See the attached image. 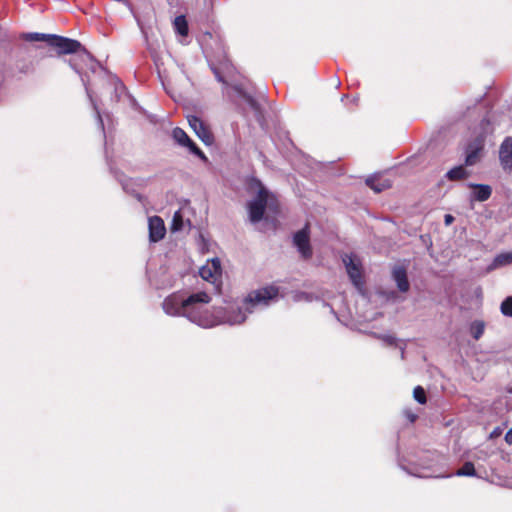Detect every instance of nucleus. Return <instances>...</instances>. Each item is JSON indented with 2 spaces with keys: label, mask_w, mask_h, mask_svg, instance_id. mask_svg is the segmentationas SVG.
Segmentation results:
<instances>
[{
  "label": "nucleus",
  "mask_w": 512,
  "mask_h": 512,
  "mask_svg": "<svg viewBox=\"0 0 512 512\" xmlns=\"http://www.w3.org/2000/svg\"><path fill=\"white\" fill-rule=\"evenodd\" d=\"M233 89L237 96L241 98L254 111L256 117L258 118L261 115V106L253 97V95L245 91L242 85L239 84L234 85Z\"/></svg>",
  "instance_id": "nucleus-11"
},
{
  "label": "nucleus",
  "mask_w": 512,
  "mask_h": 512,
  "mask_svg": "<svg viewBox=\"0 0 512 512\" xmlns=\"http://www.w3.org/2000/svg\"><path fill=\"white\" fill-rule=\"evenodd\" d=\"M485 330V323L480 320H475L470 325V333L475 340L481 338Z\"/></svg>",
  "instance_id": "nucleus-20"
},
{
  "label": "nucleus",
  "mask_w": 512,
  "mask_h": 512,
  "mask_svg": "<svg viewBox=\"0 0 512 512\" xmlns=\"http://www.w3.org/2000/svg\"><path fill=\"white\" fill-rule=\"evenodd\" d=\"M377 338L381 339L383 342H385L389 346H397V338L392 335H377Z\"/></svg>",
  "instance_id": "nucleus-28"
},
{
  "label": "nucleus",
  "mask_w": 512,
  "mask_h": 512,
  "mask_svg": "<svg viewBox=\"0 0 512 512\" xmlns=\"http://www.w3.org/2000/svg\"><path fill=\"white\" fill-rule=\"evenodd\" d=\"M500 311L504 316L512 317V296H508L502 301Z\"/></svg>",
  "instance_id": "nucleus-25"
},
{
  "label": "nucleus",
  "mask_w": 512,
  "mask_h": 512,
  "mask_svg": "<svg viewBox=\"0 0 512 512\" xmlns=\"http://www.w3.org/2000/svg\"><path fill=\"white\" fill-rule=\"evenodd\" d=\"M20 72L21 73H27L28 72V66L21 68Z\"/></svg>",
  "instance_id": "nucleus-38"
},
{
  "label": "nucleus",
  "mask_w": 512,
  "mask_h": 512,
  "mask_svg": "<svg viewBox=\"0 0 512 512\" xmlns=\"http://www.w3.org/2000/svg\"><path fill=\"white\" fill-rule=\"evenodd\" d=\"M467 176L468 172L463 165L455 166L445 174V177L450 181L461 180Z\"/></svg>",
  "instance_id": "nucleus-16"
},
{
  "label": "nucleus",
  "mask_w": 512,
  "mask_h": 512,
  "mask_svg": "<svg viewBox=\"0 0 512 512\" xmlns=\"http://www.w3.org/2000/svg\"><path fill=\"white\" fill-rule=\"evenodd\" d=\"M278 296L279 287L266 286L249 292L241 304L232 303L209 312L204 308L211 300L206 292H175L164 299L162 307L169 316L185 317L202 328H212L222 324H242L248 314L267 308L277 301Z\"/></svg>",
  "instance_id": "nucleus-1"
},
{
  "label": "nucleus",
  "mask_w": 512,
  "mask_h": 512,
  "mask_svg": "<svg viewBox=\"0 0 512 512\" xmlns=\"http://www.w3.org/2000/svg\"><path fill=\"white\" fill-rule=\"evenodd\" d=\"M407 418L411 421V422H414L416 420V415L413 414V413H408L407 414Z\"/></svg>",
  "instance_id": "nucleus-35"
},
{
  "label": "nucleus",
  "mask_w": 512,
  "mask_h": 512,
  "mask_svg": "<svg viewBox=\"0 0 512 512\" xmlns=\"http://www.w3.org/2000/svg\"><path fill=\"white\" fill-rule=\"evenodd\" d=\"M512 265V251L502 252L494 257L492 262L487 266L486 272H491L498 268Z\"/></svg>",
  "instance_id": "nucleus-14"
},
{
  "label": "nucleus",
  "mask_w": 512,
  "mask_h": 512,
  "mask_svg": "<svg viewBox=\"0 0 512 512\" xmlns=\"http://www.w3.org/2000/svg\"><path fill=\"white\" fill-rule=\"evenodd\" d=\"M413 397L419 404L426 403V393L421 386H416L413 390Z\"/></svg>",
  "instance_id": "nucleus-26"
},
{
  "label": "nucleus",
  "mask_w": 512,
  "mask_h": 512,
  "mask_svg": "<svg viewBox=\"0 0 512 512\" xmlns=\"http://www.w3.org/2000/svg\"><path fill=\"white\" fill-rule=\"evenodd\" d=\"M247 192L255 196L247 202L249 221L257 224L263 220L266 208L275 201V196L262 181L251 176L246 181Z\"/></svg>",
  "instance_id": "nucleus-2"
},
{
  "label": "nucleus",
  "mask_w": 512,
  "mask_h": 512,
  "mask_svg": "<svg viewBox=\"0 0 512 512\" xmlns=\"http://www.w3.org/2000/svg\"><path fill=\"white\" fill-rule=\"evenodd\" d=\"M81 79H82V82H83V84H84V86H85V90H86L87 96L89 97L90 102H91V104H92V106H93V109H94V111H95L98 126H99V128L101 129V131L104 133V122H103V119H102L101 113H100V111H99V109H98V106H97L96 102H95V101L93 100V98H92V95H91V93H90V90H89V88L87 87V85H86V83H85V79H84L83 77H81Z\"/></svg>",
  "instance_id": "nucleus-17"
},
{
  "label": "nucleus",
  "mask_w": 512,
  "mask_h": 512,
  "mask_svg": "<svg viewBox=\"0 0 512 512\" xmlns=\"http://www.w3.org/2000/svg\"><path fill=\"white\" fill-rule=\"evenodd\" d=\"M135 196L137 197V199H138L139 201H140V200H141V198H142V197H141V195H140V194H138V193H136V194H135Z\"/></svg>",
  "instance_id": "nucleus-39"
},
{
  "label": "nucleus",
  "mask_w": 512,
  "mask_h": 512,
  "mask_svg": "<svg viewBox=\"0 0 512 512\" xmlns=\"http://www.w3.org/2000/svg\"><path fill=\"white\" fill-rule=\"evenodd\" d=\"M184 227V218L181 210H178L174 213L172 223H171V231L177 232L182 230Z\"/></svg>",
  "instance_id": "nucleus-24"
},
{
  "label": "nucleus",
  "mask_w": 512,
  "mask_h": 512,
  "mask_svg": "<svg viewBox=\"0 0 512 512\" xmlns=\"http://www.w3.org/2000/svg\"><path fill=\"white\" fill-rule=\"evenodd\" d=\"M148 229H149V240L151 242H158L164 238L166 233V228L164 221L159 216H152L148 219Z\"/></svg>",
  "instance_id": "nucleus-9"
},
{
  "label": "nucleus",
  "mask_w": 512,
  "mask_h": 512,
  "mask_svg": "<svg viewBox=\"0 0 512 512\" xmlns=\"http://www.w3.org/2000/svg\"><path fill=\"white\" fill-rule=\"evenodd\" d=\"M200 274H201L202 278H204V279H206L208 276H212L211 270L206 269L204 267L201 269Z\"/></svg>",
  "instance_id": "nucleus-31"
},
{
  "label": "nucleus",
  "mask_w": 512,
  "mask_h": 512,
  "mask_svg": "<svg viewBox=\"0 0 512 512\" xmlns=\"http://www.w3.org/2000/svg\"><path fill=\"white\" fill-rule=\"evenodd\" d=\"M484 144L483 140L480 138H476L473 141L469 142L465 149V165L473 166L479 160V156L481 151L483 150Z\"/></svg>",
  "instance_id": "nucleus-10"
},
{
  "label": "nucleus",
  "mask_w": 512,
  "mask_h": 512,
  "mask_svg": "<svg viewBox=\"0 0 512 512\" xmlns=\"http://www.w3.org/2000/svg\"><path fill=\"white\" fill-rule=\"evenodd\" d=\"M392 279L395 281L400 292L406 293L410 289L407 271L403 266H395L392 270Z\"/></svg>",
  "instance_id": "nucleus-12"
},
{
  "label": "nucleus",
  "mask_w": 512,
  "mask_h": 512,
  "mask_svg": "<svg viewBox=\"0 0 512 512\" xmlns=\"http://www.w3.org/2000/svg\"><path fill=\"white\" fill-rule=\"evenodd\" d=\"M174 27L180 35L186 36L188 34V23L185 16H177L174 20Z\"/></svg>",
  "instance_id": "nucleus-22"
},
{
  "label": "nucleus",
  "mask_w": 512,
  "mask_h": 512,
  "mask_svg": "<svg viewBox=\"0 0 512 512\" xmlns=\"http://www.w3.org/2000/svg\"><path fill=\"white\" fill-rule=\"evenodd\" d=\"M400 350H401V358L403 359L404 358V354H405V348L403 346H401Z\"/></svg>",
  "instance_id": "nucleus-37"
},
{
  "label": "nucleus",
  "mask_w": 512,
  "mask_h": 512,
  "mask_svg": "<svg viewBox=\"0 0 512 512\" xmlns=\"http://www.w3.org/2000/svg\"><path fill=\"white\" fill-rule=\"evenodd\" d=\"M443 461L442 455L437 452H425L420 458L417 464H410L409 466L404 465L401 461L399 467L407 472L409 475L416 476L419 478L429 477H442L441 475H433L428 471H435V468L440 465ZM451 475H445L444 477H450Z\"/></svg>",
  "instance_id": "nucleus-3"
},
{
  "label": "nucleus",
  "mask_w": 512,
  "mask_h": 512,
  "mask_svg": "<svg viewBox=\"0 0 512 512\" xmlns=\"http://www.w3.org/2000/svg\"><path fill=\"white\" fill-rule=\"evenodd\" d=\"M216 79L218 82H221V83H225V80L223 78V76L221 75V73L219 72V70L216 68V67H211Z\"/></svg>",
  "instance_id": "nucleus-30"
},
{
  "label": "nucleus",
  "mask_w": 512,
  "mask_h": 512,
  "mask_svg": "<svg viewBox=\"0 0 512 512\" xmlns=\"http://www.w3.org/2000/svg\"><path fill=\"white\" fill-rule=\"evenodd\" d=\"M119 182L121 183L122 187L124 190H127V183H126V180L124 179V176L123 175H119L117 176Z\"/></svg>",
  "instance_id": "nucleus-34"
},
{
  "label": "nucleus",
  "mask_w": 512,
  "mask_h": 512,
  "mask_svg": "<svg viewBox=\"0 0 512 512\" xmlns=\"http://www.w3.org/2000/svg\"><path fill=\"white\" fill-rule=\"evenodd\" d=\"M136 21H137V25L146 41V43L148 44V32L146 30V27L144 26L143 22L141 21L140 18L136 17Z\"/></svg>",
  "instance_id": "nucleus-29"
},
{
  "label": "nucleus",
  "mask_w": 512,
  "mask_h": 512,
  "mask_svg": "<svg viewBox=\"0 0 512 512\" xmlns=\"http://www.w3.org/2000/svg\"><path fill=\"white\" fill-rule=\"evenodd\" d=\"M475 294L478 297L482 296V288L481 287H477L476 290H475Z\"/></svg>",
  "instance_id": "nucleus-36"
},
{
  "label": "nucleus",
  "mask_w": 512,
  "mask_h": 512,
  "mask_svg": "<svg viewBox=\"0 0 512 512\" xmlns=\"http://www.w3.org/2000/svg\"><path fill=\"white\" fill-rule=\"evenodd\" d=\"M293 244L303 259H310L312 257V248L307 227L297 231L293 235Z\"/></svg>",
  "instance_id": "nucleus-6"
},
{
  "label": "nucleus",
  "mask_w": 512,
  "mask_h": 512,
  "mask_svg": "<svg viewBox=\"0 0 512 512\" xmlns=\"http://www.w3.org/2000/svg\"><path fill=\"white\" fill-rule=\"evenodd\" d=\"M125 92V86L117 80L114 87V99L115 101H119L121 94Z\"/></svg>",
  "instance_id": "nucleus-27"
},
{
  "label": "nucleus",
  "mask_w": 512,
  "mask_h": 512,
  "mask_svg": "<svg viewBox=\"0 0 512 512\" xmlns=\"http://www.w3.org/2000/svg\"><path fill=\"white\" fill-rule=\"evenodd\" d=\"M187 121L196 136L207 146L212 145L214 136L208 126L196 115H188Z\"/></svg>",
  "instance_id": "nucleus-5"
},
{
  "label": "nucleus",
  "mask_w": 512,
  "mask_h": 512,
  "mask_svg": "<svg viewBox=\"0 0 512 512\" xmlns=\"http://www.w3.org/2000/svg\"><path fill=\"white\" fill-rule=\"evenodd\" d=\"M468 186L473 189L470 200L484 202L488 200L492 194V188L487 184L469 183Z\"/></svg>",
  "instance_id": "nucleus-13"
},
{
  "label": "nucleus",
  "mask_w": 512,
  "mask_h": 512,
  "mask_svg": "<svg viewBox=\"0 0 512 512\" xmlns=\"http://www.w3.org/2000/svg\"><path fill=\"white\" fill-rule=\"evenodd\" d=\"M183 147H186L190 153L197 156L204 162L208 161V158L205 155V153L196 145V143L191 138L189 139V141L186 144H184Z\"/></svg>",
  "instance_id": "nucleus-23"
},
{
  "label": "nucleus",
  "mask_w": 512,
  "mask_h": 512,
  "mask_svg": "<svg viewBox=\"0 0 512 512\" xmlns=\"http://www.w3.org/2000/svg\"><path fill=\"white\" fill-rule=\"evenodd\" d=\"M50 47L57 48L59 54H73L81 49L86 52V49L83 48L82 44L78 40L55 34L50 36Z\"/></svg>",
  "instance_id": "nucleus-4"
},
{
  "label": "nucleus",
  "mask_w": 512,
  "mask_h": 512,
  "mask_svg": "<svg viewBox=\"0 0 512 512\" xmlns=\"http://www.w3.org/2000/svg\"><path fill=\"white\" fill-rule=\"evenodd\" d=\"M454 221V217L451 214H446L444 217V223L445 225H450Z\"/></svg>",
  "instance_id": "nucleus-33"
},
{
  "label": "nucleus",
  "mask_w": 512,
  "mask_h": 512,
  "mask_svg": "<svg viewBox=\"0 0 512 512\" xmlns=\"http://www.w3.org/2000/svg\"><path fill=\"white\" fill-rule=\"evenodd\" d=\"M456 476H466V477H474L476 476V470H475V467H474V464L470 461H467L463 464V466L458 469L455 474Z\"/></svg>",
  "instance_id": "nucleus-19"
},
{
  "label": "nucleus",
  "mask_w": 512,
  "mask_h": 512,
  "mask_svg": "<svg viewBox=\"0 0 512 512\" xmlns=\"http://www.w3.org/2000/svg\"><path fill=\"white\" fill-rule=\"evenodd\" d=\"M499 162L502 169L512 175V137L504 138L499 146Z\"/></svg>",
  "instance_id": "nucleus-7"
},
{
  "label": "nucleus",
  "mask_w": 512,
  "mask_h": 512,
  "mask_svg": "<svg viewBox=\"0 0 512 512\" xmlns=\"http://www.w3.org/2000/svg\"><path fill=\"white\" fill-rule=\"evenodd\" d=\"M172 138L173 140L179 145V146H184V144H186L190 137L187 135V133L179 128V127H175L173 130H172Z\"/></svg>",
  "instance_id": "nucleus-18"
},
{
  "label": "nucleus",
  "mask_w": 512,
  "mask_h": 512,
  "mask_svg": "<svg viewBox=\"0 0 512 512\" xmlns=\"http://www.w3.org/2000/svg\"><path fill=\"white\" fill-rule=\"evenodd\" d=\"M342 260L352 284L357 288L361 287L363 280L360 264L355 262L353 255L345 254Z\"/></svg>",
  "instance_id": "nucleus-8"
},
{
  "label": "nucleus",
  "mask_w": 512,
  "mask_h": 512,
  "mask_svg": "<svg viewBox=\"0 0 512 512\" xmlns=\"http://www.w3.org/2000/svg\"><path fill=\"white\" fill-rule=\"evenodd\" d=\"M52 35L53 34H44V33L33 32V33L24 34L23 38L29 42L44 41L50 46V36H52Z\"/></svg>",
  "instance_id": "nucleus-21"
},
{
  "label": "nucleus",
  "mask_w": 512,
  "mask_h": 512,
  "mask_svg": "<svg viewBox=\"0 0 512 512\" xmlns=\"http://www.w3.org/2000/svg\"><path fill=\"white\" fill-rule=\"evenodd\" d=\"M505 441L509 444V445H512V428L509 429L506 434H505Z\"/></svg>",
  "instance_id": "nucleus-32"
},
{
  "label": "nucleus",
  "mask_w": 512,
  "mask_h": 512,
  "mask_svg": "<svg viewBox=\"0 0 512 512\" xmlns=\"http://www.w3.org/2000/svg\"><path fill=\"white\" fill-rule=\"evenodd\" d=\"M365 184L372 189L375 193H381L382 191L391 187L390 180L386 179L378 182L376 175H370L366 178Z\"/></svg>",
  "instance_id": "nucleus-15"
}]
</instances>
